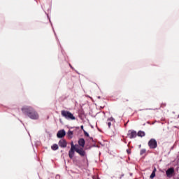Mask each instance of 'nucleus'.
Returning a JSON list of instances; mask_svg holds the SVG:
<instances>
[{
    "mask_svg": "<svg viewBox=\"0 0 179 179\" xmlns=\"http://www.w3.org/2000/svg\"><path fill=\"white\" fill-rule=\"evenodd\" d=\"M61 113H62V116L64 117V118H65L66 120H68L69 121V120L73 121L76 120V117L73 116V114H72V113L68 110H62Z\"/></svg>",
    "mask_w": 179,
    "mask_h": 179,
    "instance_id": "nucleus-1",
    "label": "nucleus"
},
{
    "mask_svg": "<svg viewBox=\"0 0 179 179\" xmlns=\"http://www.w3.org/2000/svg\"><path fill=\"white\" fill-rule=\"evenodd\" d=\"M79 147L78 144L74 145L73 141L71 143V149L69 152V157L71 159H73V156H75V150Z\"/></svg>",
    "mask_w": 179,
    "mask_h": 179,
    "instance_id": "nucleus-2",
    "label": "nucleus"
},
{
    "mask_svg": "<svg viewBox=\"0 0 179 179\" xmlns=\"http://www.w3.org/2000/svg\"><path fill=\"white\" fill-rule=\"evenodd\" d=\"M22 114L27 117L29 113L34 110V108L31 106H26L22 108Z\"/></svg>",
    "mask_w": 179,
    "mask_h": 179,
    "instance_id": "nucleus-3",
    "label": "nucleus"
},
{
    "mask_svg": "<svg viewBox=\"0 0 179 179\" xmlns=\"http://www.w3.org/2000/svg\"><path fill=\"white\" fill-rule=\"evenodd\" d=\"M28 118H30V120H36L40 118V116L38 115V113L34 109L31 110V112L29 113V115H27Z\"/></svg>",
    "mask_w": 179,
    "mask_h": 179,
    "instance_id": "nucleus-4",
    "label": "nucleus"
},
{
    "mask_svg": "<svg viewBox=\"0 0 179 179\" xmlns=\"http://www.w3.org/2000/svg\"><path fill=\"white\" fill-rule=\"evenodd\" d=\"M148 146L150 149H156L157 148V141L155 138H151L148 141Z\"/></svg>",
    "mask_w": 179,
    "mask_h": 179,
    "instance_id": "nucleus-5",
    "label": "nucleus"
},
{
    "mask_svg": "<svg viewBox=\"0 0 179 179\" xmlns=\"http://www.w3.org/2000/svg\"><path fill=\"white\" fill-rule=\"evenodd\" d=\"M127 136H129V138L130 139H134V138H136V136H138V134L136 133V131H135V130H129Z\"/></svg>",
    "mask_w": 179,
    "mask_h": 179,
    "instance_id": "nucleus-6",
    "label": "nucleus"
},
{
    "mask_svg": "<svg viewBox=\"0 0 179 179\" xmlns=\"http://www.w3.org/2000/svg\"><path fill=\"white\" fill-rule=\"evenodd\" d=\"M66 135V131H65V129H61L59 130L57 133V138L59 139H62Z\"/></svg>",
    "mask_w": 179,
    "mask_h": 179,
    "instance_id": "nucleus-7",
    "label": "nucleus"
},
{
    "mask_svg": "<svg viewBox=\"0 0 179 179\" xmlns=\"http://www.w3.org/2000/svg\"><path fill=\"white\" fill-rule=\"evenodd\" d=\"M75 152H76V153H78V155H80V156H81L82 157L86 155V151L83 150V148H77L76 150H75Z\"/></svg>",
    "mask_w": 179,
    "mask_h": 179,
    "instance_id": "nucleus-8",
    "label": "nucleus"
},
{
    "mask_svg": "<svg viewBox=\"0 0 179 179\" xmlns=\"http://www.w3.org/2000/svg\"><path fill=\"white\" fill-rule=\"evenodd\" d=\"M58 145L60 148H66V146H68V143L66 142V140L61 139L59 141Z\"/></svg>",
    "mask_w": 179,
    "mask_h": 179,
    "instance_id": "nucleus-9",
    "label": "nucleus"
},
{
    "mask_svg": "<svg viewBox=\"0 0 179 179\" xmlns=\"http://www.w3.org/2000/svg\"><path fill=\"white\" fill-rule=\"evenodd\" d=\"M174 174V168H169L166 171V176L167 177H171Z\"/></svg>",
    "mask_w": 179,
    "mask_h": 179,
    "instance_id": "nucleus-10",
    "label": "nucleus"
},
{
    "mask_svg": "<svg viewBox=\"0 0 179 179\" xmlns=\"http://www.w3.org/2000/svg\"><path fill=\"white\" fill-rule=\"evenodd\" d=\"M86 143V141H85V138H80L78 140V145L79 146H81V148H85V145Z\"/></svg>",
    "mask_w": 179,
    "mask_h": 179,
    "instance_id": "nucleus-11",
    "label": "nucleus"
},
{
    "mask_svg": "<svg viewBox=\"0 0 179 179\" xmlns=\"http://www.w3.org/2000/svg\"><path fill=\"white\" fill-rule=\"evenodd\" d=\"M45 15H47L48 19L49 20V22L51 24L52 29V30L54 31V34H55V36L56 38H57L58 43H59V40H58V37H57V34L55 33V31L54 30V27H52V22H51V19H50V17L48 16V14H47V13H45Z\"/></svg>",
    "mask_w": 179,
    "mask_h": 179,
    "instance_id": "nucleus-12",
    "label": "nucleus"
},
{
    "mask_svg": "<svg viewBox=\"0 0 179 179\" xmlns=\"http://www.w3.org/2000/svg\"><path fill=\"white\" fill-rule=\"evenodd\" d=\"M146 136V133L142 130H139L137 133V136H139L140 138H143V136Z\"/></svg>",
    "mask_w": 179,
    "mask_h": 179,
    "instance_id": "nucleus-13",
    "label": "nucleus"
},
{
    "mask_svg": "<svg viewBox=\"0 0 179 179\" xmlns=\"http://www.w3.org/2000/svg\"><path fill=\"white\" fill-rule=\"evenodd\" d=\"M157 171V169H156V166H154V169L150 176V178L153 179L156 177V171Z\"/></svg>",
    "mask_w": 179,
    "mask_h": 179,
    "instance_id": "nucleus-14",
    "label": "nucleus"
},
{
    "mask_svg": "<svg viewBox=\"0 0 179 179\" xmlns=\"http://www.w3.org/2000/svg\"><path fill=\"white\" fill-rule=\"evenodd\" d=\"M67 136L69 139H72V138H73V131L69 130L67 132Z\"/></svg>",
    "mask_w": 179,
    "mask_h": 179,
    "instance_id": "nucleus-15",
    "label": "nucleus"
},
{
    "mask_svg": "<svg viewBox=\"0 0 179 179\" xmlns=\"http://www.w3.org/2000/svg\"><path fill=\"white\" fill-rule=\"evenodd\" d=\"M59 148V147L58 146V144H53V145L51 146L52 150H58Z\"/></svg>",
    "mask_w": 179,
    "mask_h": 179,
    "instance_id": "nucleus-16",
    "label": "nucleus"
},
{
    "mask_svg": "<svg viewBox=\"0 0 179 179\" xmlns=\"http://www.w3.org/2000/svg\"><path fill=\"white\" fill-rule=\"evenodd\" d=\"M108 122H115V119H114V117H110L108 119Z\"/></svg>",
    "mask_w": 179,
    "mask_h": 179,
    "instance_id": "nucleus-17",
    "label": "nucleus"
},
{
    "mask_svg": "<svg viewBox=\"0 0 179 179\" xmlns=\"http://www.w3.org/2000/svg\"><path fill=\"white\" fill-rule=\"evenodd\" d=\"M145 153H146V150L145 149H142L140 152L141 156H142V155H145Z\"/></svg>",
    "mask_w": 179,
    "mask_h": 179,
    "instance_id": "nucleus-18",
    "label": "nucleus"
},
{
    "mask_svg": "<svg viewBox=\"0 0 179 179\" xmlns=\"http://www.w3.org/2000/svg\"><path fill=\"white\" fill-rule=\"evenodd\" d=\"M83 132H84L85 136H87V138H89V136H90L89 135V133L87 131H86V130H83Z\"/></svg>",
    "mask_w": 179,
    "mask_h": 179,
    "instance_id": "nucleus-19",
    "label": "nucleus"
},
{
    "mask_svg": "<svg viewBox=\"0 0 179 179\" xmlns=\"http://www.w3.org/2000/svg\"><path fill=\"white\" fill-rule=\"evenodd\" d=\"M92 148H99L96 144H93L92 146H90L88 149H91Z\"/></svg>",
    "mask_w": 179,
    "mask_h": 179,
    "instance_id": "nucleus-20",
    "label": "nucleus"
},
{
    "mask_svg": "<svg viewBox=\"0 0 179 179\" xmlns=\"http://www.w3.org/2000/svg\"><path fill=\"white\" fill-rule=\"evenodd\" d=\"M107 124L109 129L111 128V122H108Z\"/></svg>",
    "mask_w": 179,
    "mask_h": 179,
    "instance_id": "nucleus-21",
    "label": "nucleus"
},
{
    "mask_svg": "<svg viewBox=\"0 0 179 179\" xmlns=\"http://www.w3.org/2000/svg\"><path fill=\"white\" fill-rule=\"evenodd\" d=\"M127 153L128 155H131V150L127 149Z\"/></svg>",
    "mask_w": 179,
    "mask_h": 179,
    "instance_id": "nucleus-22",
    "label": "nucleus"
},
{
    "mask_svg": "<svg viewBox=\"0 0 179 179\" xmlns=\"http://www.w3.org/2000/svg\"><path fill=\"white\" fill-rule=\"evenodd\" d=\"M80 128H81L82 131H85V129H84L83 125H81V126H80Z\"/></svg>",
    "mask_w": 179,
    "mask_h": 179,
    "instance_id": "nucleus-23",
    "label": "nucleus"
},
{
    "mask_svg": "<svg viewBox=\"0 0 179 179\" xmlns=\"http://www.w3.org/2000/svg\"><path fill=\"white\" fill-rule=\"evenodd\" d=\"M69 66H70V68H71V69L75 70V69L72 66V65L71 64H69Z\"/></svg>",
    "mask_w": 179,
    "mask_h": 179,
    "instance_id": "nucleus-24",
    "label": "nucleus"
},
{
    "mask_svg": "<svg viewBox=\"0 0 179 179\" xmlns=\"http://www.w3.org/2000/svg\"><path fill=\"white\" fill-rule=\"evenodd\" d=\"M124 173H122L121 176H120V177L119 178L120 179H122V177H124Z\"/></svg>",
    "mask_w": 179,
    "mask_h": 179,
    "instance_id": "nucleus-25",
    "label": "nucleus"
},
{
    "mask_svg": "<svg viewBox=\"0 0 179 179\" xmlns=\"http://www.w3.org/2000/svg\"><path fill=\"white\" fill-rule=\"evenodd\" d=\"M59 178H60L59 175H57V176H56V179H59Z\"/></svg>",
    "mask_w": 179,
    "mask_h": 179,
    "instance_id": "nucleus-26",
    "label": "nucleus"
},
{
    "mask_svg": "<svg viewBox=\"0 0 179 179\" xmlns=\"http://www.w3.org/2000/svg\"><path fill=\"white\" fill-rule=\"evenodd\" d=\"M92 178H93V179H99V177H97V176H93Z\"/></svg>",
    "mask_w": 179,
    "mask_h": 179,
    "instance_id": "nucleus-27",
    "label": "nucleus"
},
{
    "mask_svg": "<svg viewBox=\"0 0 179 179\" xmlns=\"http://www.w3.org/2000/svg\"><path fill=\"white\" fill-rule=\"evenodd\" d=\"M90 139L92 141V142H94V140L93 139V137H90Z\"/></svg>",
    "mask_w": 179,
    "mask_h": 179,
    "instance_id": "nucleus-28",
    "label": "nucleus"
},
{
    "mask_svg": "<svg viewBox=\"0 0 179 179\" xmlns=\"http://www.w3.org/2000/svg\"><path fill=\"white\" fill-rule=\"evenodd\" d=\"M19 120V121L22 123V124H23V122H22V120H20V119H18Z\"/></svg>",
    "mask_w": 179,
    "mask_h": 179,
    "instance_id": "nucleus-29",
    "label": "nucleus"
},
{
    "mask_svg": "<svg viewBox=\"0 0 179 179\" xmlns=\"http://www.w3.org/2000/svg\"><path fill=\"white\" fill-rule=\"evenodd\" d=\"M100 108L103 109L104 108V106H101Z\"/></svg>",
    "mask_w": 179,
    "mask_h": 179,
    "instance_id": "nucleus-30",
    "label": "nucleus"
},
{
    "mask_svg": "<svg viewBox=\"0 0 179 179\" xmlns=\"http://www.w3.org/2000/svg\"><path fill=\"white\" fill-rule=\"evenodd\" d=\"M144 109H140L139 111H143Z\"/></svg>",
    "mask_w": 179,
    "mask_h": 179,
    "instance_id": "nucleus-31",
    "label": "nucleus"
},
{
    "mask_svg": "<svg viewBox=\"0 0 179 179\" xmlns=\"http://www.w3.org/2000/svg\"><path fill=\"white\" fill-rule=\"evenodd\" d=\"M59 122H62V120L61 119H59Z\"/></svg>",
    "mask_w": 179,
    "mask_h": 179,
    "instance_id": "nucleus-32",
    "label": "nucleus"
},
{
    "mask_svg": "<svg viewBox=\"0 0 179 179\" xmlns=\"http://www.w3.org/2000/svg\"><path fill=\"white\" fill-rule=\"evenodd\" d=\"M98 99H101V96H98Z\"/></svg>",
    "mask_w": 179,
    "mask_h": 179,
    "instance_id": "nucleus-33",
    "label": "nucleus"
},
{
    "mask_svg": "<svg viewBox=\"0 0 179 179\" xmlns=\"http://www.w3.org/2000/svg\"><path fill=\"white\" fill-rule=\"evenodd\" d=\"M62 54H64V52L62 51Z\"/></svg>",
    "mask_w": 179,
    "mask_h": 179,
    "instance_id": "nucleus-34",
    "label": "nucleus"
},
{
    "mask_svg": "<svg viewBox=\"0 0 179 179\" xmlns=\"http://www.w3.org/2000/svg\"><path fill=\"white\" fill-rule=\"evenodd\" d=\"M141 145H139V148H141Z\"/></svg>",
    "mask_w": 179,
    "mask_h": 179,
    "instance_id": "nucleus-35",
    "label": "nucleus"
},
{
    "mask_svg": "<svg viewBox=\"0 0 179 179\" xmlns=\"http://www.w3.org/2000/svg\"><path fill=\"white\" fill-rule=\"evenodd\" d=\"M130 176H132V173H130Z\"/></svg>",
    "mask_w": 179,
    "mask_h": 179,
    "instance_id": "nucleus-36",
    "label": "nucleus"
},
{
    "mask_svg": "<svg viewBox=\"0 0 179 179\" xmlns=\"http://www.w3.org/2000/svg\"><path fill=\"white\" fill-rule=\"evenodd\" d=\"M77 73H79L78 71H76Z\"/></svg>",
    "mask_w": 179,
    "mask_h": 179,
    "instance_id": "nucleus-37",
    "label": "nucleus"
},
{
    "mask_svg": "<svg viewBox=\"0 0 179 179\" xmlns=\"http://www.w3.org/2000/svg\"><path fill=\"white\" fill-rule=\"evenodd\" d=\"M145 110H148V108H146Z\"/></svg>",
    "mask_w": 179,
    "mask_h": 179,
    "instance_id": "nucleus-38",
    "label": "nucleus"
}]
</instances>
